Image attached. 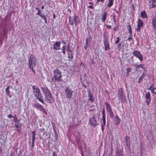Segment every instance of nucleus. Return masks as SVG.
Segmentation results:
<instances>
[{
    "label": "nucleus",
    "instance_id": "a878e982",
    "mask_svg": "<svg viewBox=\"0 0 156 156\" xmlns=\"http://www.w3.org/2000/svg\"><path fill=\"white\" fill-rule=\"evenodd\" d=\"M40 17H41L44 21L45 23H47V20L46 17L45 15L44 14H42L40 16Z\"/></svg>",
    "mask_w": 156,
    "mask_h": 156
},
{
    "label": "nucleus",
    "instance_id": "6e6552de",
    "mask_svg": "<svg viewBox=\"0 0 156 156\" xmlns=\"http://www.w3.org/2000/svg\"><path fill=\"white\" fill-rule=\"evenodd\" d=\"M89 123L94 128L98 125V123L97 122L96 119H95V115H93L90 118Z\"/></svg>",
    "mask_w": 156,
    "mask_h": 156
},
{
    "label": "nucleus",
    "instance_id": "338daca9",
    "mask_svg": "<svg viewBox=\"0 0 156 156\" xmlns=\"http://www.w3.org/2000/svg\"><path fill=\"white\" fill-rule=\"evenodd\" d=\"M113 21L115 23V24H116V19H113Z\"/></svg>",
    "mask_w": 156,
    "mask_h": 156
},
{
    "label": "nucleus",
    "instance_id": "774afa93",
    "mask_svg": "<svg viewBox=\"0 0 156 156\" xmlns=\"http://www.w3.org/2000/svg\"><path fill=\"white\" fill-rule=\"evenodd\" d=\"M62 43L63 44H66V42L64 41H62Z\"/></svg>",
    "mask_w": 156,
    "mask_h": 156
},
{
    "label": "nucleus",
    "instance_id": "de8ad7c7",
    "mask_svg": "<svg viewBox=\"0 0 156 156\" xmlns=\"http://www.w3.org/2000/svg\"><path fill=\"white\" fill-rule=\"evenodd\" d=\"M127 72L129 73V72H130L131 71V69L130 68H128L126 69Z\"/></svg>",
    "mask_w": 156,
    "mask_h": 156
},
{
    "label": "nucleus",
    "instance_id": "f8f14e48",
    "mask_svg": "<svg viewBox=\"0 0 156 156\" xmlns=\"http://www.w3.org/2000/svg\"><path fill=\"white\" fill-rule=\"evenodd\" d=\"M145 95L147 104V105H149L150 102L151 101L150 92H146V93L145 94Z\"/></svg>",
    "mask_w": 156,
    "mask_h": 156
},
{
    "label": "nucleus",
    "instance_id": "13d9d810",
    "mask_svg": "<svg viewBox=\"0 0 156 156\" xmlns=\"http://www.w3.org/2000/svg\"><path fill=\"white\" fill-rule=\"evenodd\" d=\"M20 120L19 119H17L16 120H14V122H20Z\"/></svg>",
    "mask_w": 156,
    "mask_h": 156
},
{
    "label": "nucleus",
    "instance_id": "393cba45",
    "mask_svg": "<svg viewBox=\"0 0 156 156\" xmlns=\"http://www.w3.org/2000/svg\"><path fill=\"white\" fill-rule=\"evenodd\" d=\"M137 70H140V71H142L144 70L143 65H142L137 66Z\"/></svg>",
    "mask_w": 156,
    "mask_h": 156
},
{
    "label": "nucleus",
    "instance_id": "58836bf2",
    "mask_svg": "<svg viewBox=\"0 0 156 156\" xmlns=\"http://www.w3.org/2000/svg\"><path fill=\"white\" fill-rule=\"evenodd\" d=\"M120 39L119 38V37H116V41H115V43L116 44H117L120 41Z\"/></svg>",
    "mask_w": 156,
    "mask_h": 156
},
{
    "label": "nucleus",
    "instance_id": "cd10ccee",
    "mask_svg": "<svg viewBox=\"0 0 156 156\" xmlns=\"http://www.w3.org/2000/svg\"><path fill=\"white\" fill-rule=\"evenodd\" d=\"M52 125L53 129L55 134H57L56 130V126H55V124L53 123H52Z\"/></svg>",
    "mask_w": 156,
    "mask_h": 156
},
{
    "label": "nucleus",
    "instance_id": "2eb2a0df",
    "mask_svg": "<svg viewBox=\"0 0 156 156\" xmlns=\"http://www.w3.org/2000/svg\"><path fill=\"white\" fill-rule=\"evenodd\" d=\"M138 24L137 27V31H140V30L141 28L143 27V23L142 20L140 19L138 20Z\"/></svg>",
    "mask_w": 156,
    "mask_h": 156
},
{
    "label": "nucleus",
    "instance_id": "9b49d317",
    "mask_svg": "<svg viewBox=\"0 0 156 156\" xmlns=\"http://www.w3.org/2000/svg\"><path fill=\"white\" fill-rule=\"evenodd\" d=\"M36 59H29V68L31 70H32L33 67L36 65Z\"/></svg>",
    "mask_w": 156,
    "mask_h": 156
},
{
    "label": "nucleus",
    "instance_id": "473e14b6",
    "mask_svg": "<svg viewBox=\"0 0 156 156\" xmlns=\"http://www.w3.org/2000/svg\"><path fill=\"white\" fill-rule=\"evenodd\" d=\"M137 58H143L142 55L138 51H137Z\"/></svg>",
    "mask_w": 156,
    "mask_h": 156
},
{
    "label": "nucleus",
    "instance_id": "2f4dec72",
    "mask_svg": "<svg viewBox=\"0 0 156 156\" xmlns=\"http://www.w3.org/2000/svg\"><path fill=\"white\" fill-rule=\"evenodd\" d=\"M109 114L110 117L111 118H113L114 116V115L112 111H111L108 112Z\"/></svg>",
    "mask_w": 156,
    "mask_h": 156
},
{
    "label": "nucleus",
    "instance_id": "e2e57ef3",
    "mask_svg": "<svg viewBox=\"0 0 156 156\" xmlns=\"http://www.w3.org/2000/svg\"><path fill=\"white\" fill-rule=\"evenodd\" d=\"M116 18V16L114 15H113V19H115Z\"/></svg>",
    "mask_w": 156,
    "mask_h": 156
},
{
    "label": "nucleus",
    "instance_id": "69168bd1",
    "mask_svg": "<svg viewBox=\"0 0 156 156\" xmlns=\"http://www.w3.org/2000/svg\"><path fill=\"white\" fill-rule=\"evenodd\" d=\"M114 10L115 11V12H116L118 14H119V12L117 10L114 9Z\"/></svg>",
    "mask_w": 156,
    "mask_h": 156
},
{
    "label": "nucleus",
    "instance_id": "ddd939ff",
    "mask_svg": "<svg viewBox=\"0 0 156 156\" xmlns=\"http://www.w3.org/2000/svg\"><path fill=\"white\" fill-rule=\"evenodd\" d=\"M87 91L89 97L88 101H90L91 102H94L95 98L93 96L92 93L90 90H88Z\"/></svg>",
    "mask_w": 156,
    "mask_h": 156
},
{
    "label": "nucleus",
    "instance_id": "6e6d98bb",
    "mask_svg": "<svg viewBox=\"0 0 156 156\" xmlns=\"http://www.w3.org/2000/svg\"><path fill=\"white\" fill-rule=\"evenodd\" d=\"M57 156V153L55 152H53V156Z\"/></svg>",
    "mask_w": 156,
    "mask_h": 156
},
{
    "label": "nucleus",
    "instance_id": "6ab92c4d",
    "mask_svg": "<svg viewBox=\"0 0 156 156\" xmlns=\"http://www.w3.org/2000/svg\"><path fill=\"white\" fill-rule=\"evenodd\" d=\"M104 103L106 106V110L108 112L112 110L110 104L106 102H105Z\"/></svg>",
    "mask_w": 156,
    "mask_h": 156
},
{
    "label": "nucleus",
    "instance_id": "ea45409f",
    "mask_svg": "<svg viewBox=\"0 0 156 156\" xmlns=\"http://www.w3.org/2000/svg\"><path fill=\"white\" fill-rule=\"evenodd\" d=\"M47 134L46 132H44L43 133V137H44L45 138V139H46L47 138L46 137L47 136Z\"/></svg>",
    "mask_w": 156,
    "mask_h": 156
},
{
    "label": "nucleus",
    "instance_id": "052dcab7",
    "mask_svg": "<svg viewBox=\"0 0 156 156\" xmlns=\"http://www.w3.org/2000/svg\"><path fill=\"white\" fill-rule=\"evenodd\" d=\"M104 125L103 124L101 125V129L102 131H103L104 130V129L105 128L103 127V126Z\"/></svg>",
    "mask_w": 156,
    "mask_h": 156
},
{
    "label": "nucleus",
    "instance_id": "4468645a",
    "mask_svg": "<svg viewBox=\"0 0 156 156\" xmlns=\"http://www.w3.org/2000/svg\"><path fill=\"white\" fill-rule=\"evenodd\" d=\"M53 48L54 50H55L60 49V42H56L53 45Z\"/></svg>",
    "mask_w": 156,
    "mask_h": 156
},
{
    "label": "nucleus",
    "instance_id": "37998d69",
    "mask_svg": "<svg viewBox=\"0 0 156 156\" xmlns=\"http://www.w3.org/2000/svg\"><path fill=\"white\" fill-rule=\"evenodd\" d=\"M55 140L56 141H57L58 140V136L57 134H55Z\"/></svg>",
    "mask_w": 156,
    "mask_h": 156
},
{
    "label": "nucleus",
    "instance_id": "f704fd0d",
    "mask_svg": "<svg viewBox=\"0 0 156 156\" xmlns=\"http://www.w3.org/2000/svg\"><path fill=\"white\" fill-rule=\"evenodd\" d=\"M128 28L129 30V31L130 34H131L132 33V30L131 27L130 25H129L128 27Z\"/></svg>",
    "mask_w": 156,
    "mask_h": 156
},
{
    "label": "nucleus",
    "instance_id": "4c0bfd02",
    "mask_svg": "<svg viewBox=\"0 0 156 156\" xmlns=\"http://www.w3.org/2000/svg\"><path fill=\"white\" fill-rule=\"evenodd\" d=\"M102 117H105V109L104 108H103L102 111Z\"/></svg>",
    "mask_w": 156,
    "mask_h": 156
},
{
    "label": "nucleus",
    "instance_id": "4be33fe9",
    "mask_svg": "<svg viewBox=\"0 0 156 156\" xmlns=\"http://www.w3.org/2000/svg\"><path fill=\"white\" fill-rule=\"evenodd\" d=\"M152 23L154 29H155L156 28V13L155 15V17L152 20Z\"/></svg>",
    "mask_w": 156,
    "mask_h": 156
},
{
    "label": "nucleus",
    "instance_id": "412c9836",
    "mask_svg": "<svg viewBox=\"0 0 156 156\" xmlns=\"http://www.w3.org/2000/svg\"><path fill=\"white\" fill-rule=\"evenodd\" d=\"M149 2L150 5L152 7L156 6V0H151Z\"/></svg>",
    "mask_w": 156,
    "mask_h": 156
},
{
    "label": "nucleus",
    "instance_id": "4d7b16f0",
    "mask_svg": "<svg viewBox=\"0 0 156 156\" xmlns=\"http://www.w3.org/2000/svg\"><path fill=\"white\" fill-rule=\"evenodd\" d=\"M133 54L135 56H136V51H134L133 52Z\"/></svg>",
    "mask_w": 156,
    "mask_h": 156
},
{
    "label": "nucleus",
    "instance_id": "3c124183",
    "mask_svg": "<svg viewBox=\"0 0 156 156\" xmlns=\"http://www.w3.org/2000/svg\"><path fill=\"white\" fill-rule=\"evenodd\" d=\"M118 27L115 26L114 28V31H116L118 29Z\"/></svg>",
    "mask_w": 156,
    "mask_h": 156
},
{
    "label": "nucleus",
    "instance_id": "bb28decb",
    "mask_svg": "<svg viewBox=\"0 0 156 156\" xmlns=\"http://www.w3.org/2000/svg\"><path fill=\"white\" fill-rule=\"evenodd\" d=\"M88 83L89 82L87 80H84V82H81L82 86L86 88H87V85L86 84H88Z\"/></svg>",
    "mask_w": 156,
    "mask_h": 156
},
{
    "label": "nucleus",
    "instance_id": "1a4fd4ad",
    "mask_svg": "<svg viewBox=\"0 0 156 156\" xmlns=\"http://www.w3.org/2000/svg\"><path fill=\"white\" fill-rule=\"evenodd\" d=\"M66 98L70 100L72 97V94L73 91L69 87H67L65 90Z\"/></svg>",
    "mask_w": 156,
    "mask_h": 156
},
{
    "label": "nucleus",
    "instance_id": "bf43d9fd",
    "mask_svg": "<svg viewBox=\"0 0 156 156\" xmlns=\"http://www.w3.org/2000/svg\"><path fill=\"white\" fill-rule=\"evenodd\" d=\"M91 60V61L92 63V64H94V63H95V62L94 61V59H92Z\"/></svg>",
    "mask_w": 156,
    "mask_h": 156
},
{
    "label": "nucleus",
    "instance_id": "9d476101",
    "mask_svg": "<svg viewBox=\"0 0 156 156\" xmlns=\"http://www.w3.org/2000/svg\"><path fill=\"white\" fill-rule=\"evenodd\" d=\"M105 33H104V44L105 46V50L106 51L110 49L109 44L108 41V38L107 37L105 36Z\"/></svg>",
    "mask_w": 156,
    "mask_h": 156
},
{
    "label": "nucleus",
    "instance_id": "8fccbe9b",
    "mask_svg": "<svg viewBox=\"0 0 156 156\" xmlns=\"http://www.w3.org/2000/svg\"><path fill=\"white\" fill-rule=\"evenodd\" d=\"M7 117L9 118H12V117H13L12 115L11 114H9V115H8Z\"/></svg>",
    "mask_w": 156,
    "mask_h": 156
},
{
    "label": "nucleus",
    "instance_id": "864d4df0",
    "mask_svg": "<svg viewBox=\"0 0 156 156\" xmlns=\"http://www.w3.org/2000/svg\"><path fill=\"white\" fill-rule=\"evenodd\" d=\"M105 0H97L96 3H98L100 2H103Z\"/></svg>",
    "mask_w": 156,
    "mask_h": 156
},
{
    "label": "nucleus",
    "instance_id": "dca6fc26",
    "mask_svg": "<svg viewBox=\"0 0 156 156\" xmlns=\"http://www.w3.org/2000/svg\"><path fill=\"white\" fill-rule=\"evenodd\" d=\"M125 142L127 147H129L130 145V138L128 136L126 135L125 137Z\"/></svg>",
    "mask_w": 156,
    "mask_h": 156
},
{
    "label": "nucleus",
    "instance_id": "e433bc0d",
    "mask_svg": "<svg viewBox=\"0 0 156 156\" xmlns=\"http://www.w3.org/2000/svg\"><path fill=\"white\" fill-rule=\"evenodd\" d=\"M121 44L120 43H119L117 45V47L118 48V50L119 51L121 49Z\"/></svg>",
    "mask_w": 156,
    "mask_h": 156
},
{
    "label": "nucleus",
    "instance_id": "c85d7f7f",
    "mask_svg": "<svg viewBox=\"0 0 156 156\" xmlns=\"http://www.w3.org/2000/svg\"><path fill=\"white\" fill-rule=\"evenodd\" d=\"M32 142L31 147L33 148L34 146V141L35 139V137H32Z\"/></svg>",
    "mask_w": 156,
    "mask_h": 156
},
{
    "label": "nucleus",
    "instance_id": "f3484780",
    "mask_svg": "<svg viewBox=\"0 0 156 156\" xmlns=\"http://www.w3.org/2000/svg\"><path fill=\"white\" fill-rule=\"evenodd\" d=\"M107 14L105 11H104L101 15V20L102 22H104L107 18Z\"/></svg>",
    "mask_w": 156,
    "mask_h": 156
},
{
    "label": "nucleus",
    "instance_id": "c756f323",
    "mask_svg": "<svg viewBox=\"0 0 156 156\" xmlns=\"http://www.w3.org/2000/svg\"><path fill=\"white\" fill-rule=\"evenodd\" d=\"M10 88L9 86H8L5 89V91L7 95L9 96V95L10 93V91L9 90V89Z\"/></svg>",
    "mask_w": 156,
    "mask_h": 156
},
{
    "label": "nucleus",
    "instance_id": "f257e3e1",
    "mask_svg": "<svg viewBox=\"0 0 156 156\" xmlns=\"http://www.w3.org/2000/svg\"><path fill=\"white\" fill-rule=\"evenodd\" d=\"M41 88L44 95L45 101L48 103H53L55 100L49 90L46 87H42Z\"/></svg>",
    "mask_w": 156,
    "mask_h": 156
},
{
    "label": "nucleus",
    "instance_id": "0eeeda50",
    "mask_svg": "<svg viewBox=\"0 0 156 156\" xmlns=\"http://www.w3.org/2000/svg\"><path fill=\"white\" fill-rule=\"evenodd\" d=\"M33 106L37 108L39 111L42 112L43 113H44L46 115H48L47 112L45 110L44 108H43V106L40 104L38 102L34 103L33 104Z\"/></svg>",
    "mask_w": 156,
    "mask_h": 156
},
{
    "label": "nucleus",
    "instance_id": "f03ea898",
    "mask_svg": "<svg viewBox=\"0 0 156 156\" xmlns=\"http://www.w3.org/2000/svg\"><path fill=\"white\" fill-rule=\"evenodd\" d=\"M32 89H33V92L35 96L39 101L43 104H44L43 96L42 95L38 87L36 86H32Z\"/></svg>",
    "mask_w": 156,
    "mask_h": 156
},
{
    "label": "nucleus",
    "instance_id": "a19ab883",
    "mask_svg": "<svg viewBox=\"0 0 156 156\" xmlns=\"http://www.w3.org/2000/svg\"><path fill=\"white\" fill-rule=\"evenodd\" d=\"M154 85L153 84H151L148 89L150 90H151L153 88V87H154Z\"/></svg>",
    "mask_w": 156,
    "mask_h": 156
},
{
    "label": "nucleus",
    "instance_id": "7ed1b4c3",
    "mask_svg": "<svg viewBox=\"0 0 156 156\" xmlns=\"http://www.w3.org/2000/svg\"><path fill=\"white\" fill-rule=\"evenodd\" d=\"M54 77L51 78V80L54 82H58L62 81V73L58 69L53 71Z\"/></svg>",
    "mask_w": 156,
    "mask_h": 156
},
{
    "label": "nucleus",
    "instance_id": "72a5a7b5",
    "mask_svg": "<svg viewBox=\"0 0 156 156\" xmlns=\"http://www.w3.org/2000/svg\"><path fill=\"white\" fill-rule=\"evenodd\" d=\"M102 120L103 122V125L104 126H105L106 125V120H105V117H102Z\"/></svg>",
    "mask_w": 156,
    "mask_h": 156
},
{
    "label": "nucleus",
    "instance_id": "b1692460",
    "mask_svg": "<svg viewBox=\"0 0 156 156\" xmlns=\"http://www.w3.org/2000/svg\"><path fill=\"white\" fill-rule=\"evenodd\" d=\"M140 14L141 17L142 18H147V16L145 12L144 11H142L141 12Z\"/></svg>",
    "mask_w": 156,
    "mask_h": 156
},
{
    "label": "nucleus",
    "instance_id": "680f3d73",
    "mask_svg": "<svg viewBox=\"0 0 156 156\" xmlns=\"http://www.w3.org/2000/svg\"><path fill=\"white\" fill-rule=\"evenodd\" d=\"M128 39L129 41H130L131 40H132V37H129L128 38Z\"/></svg>",
    "mask_w": 156,
    "mask_h": 156
},
{
    "label": "nucleus",
    "instance_id": "423d86ee",
    "mask_svg": "<svg viewBox=\"0 0 156 156\" xmlns=\"http://www.w3.org/2000/svg\"><path fill=\"white\" fill-rule=\"evenodd\" d=\"M62 52L64 55L65 54V51L66 50L68 52V58H72L73 56L71 51V48L69 45L68 44L67 45H63L62 47Z\"/></svg>",
    "mask_w": 156,
    "mask_h": 156
},
{
    "label": "nucleus",
    "instance_id": "09e8293b",
    "mask_svg": "<svg viewBox=\"0 0 156 156\" xmlns=\"http://www.w3.org/2000/svg\"><path fill=\"white\" fill-rule=\"evenodd\" d=\"M106 28L108 29H111V26L110 25H106Z\"/></svg>",
    "mask_w": 156,
    "mask_h": 156
},
{
    "label": "nucleus",
    "instance_id": "c9c22d12",
    "mask_svg": "<svg viewBox=\"0 0 156 156\" xmlns=\"http://www.w3.org/2000/svg\"><path fill=\"white\" fill-rule=\"evenodd\" d=\"M144 75L143 74L140 76V78L139 79V81H138V82L139 83H140V82L142 81V80H143V79L144 78Z\"/></svg>",
    "mask_w": 156,
    "mask_h": 156
},
{
    "label": "nucleus",
    "instance_id": "79ce46f5",
    "mask_svg": "<svg viewBox=\"0 0 156 156\" xmlns=\"http://www.w3.org/2000/svg\"><path fill=\"white\" fill-rule=\"evenodd\" d=\"M41 14V12L40 10H39L38 11V12L37 13V15H39L40 16L42 14Z\"/></svg>",
    "mask_w": 156,
    "mask_h": 156
},
{
    "label": "nucleus",
    "instance_id": "39448f33",
    "mask_svg": "<svg viewBox=\"0 0 156 156\" xmlns=\"http://www.w3.org/2000/svg\"><path fill=\"white\" fill-rule=\"evenodd\" d=\"M80 22V18L78 16L74 15L73 17L70 16L69 17V25H73L74 24L76 26Z\"/></svg>",
    "mask_w": 156,
    "mask_h": 156
},
{
    "label": "nucleus",
    "instance_id": "c03bdc74",
    "mask_svg": "<svg viewBox=\"0 0 156 156\" xmlns=\"http://www.w3.org/2000/svg\"><path fill=\"white\" fill-rule=\"evenodd\" d=\"M45 130V129L44 128H41L40 129V131L41 133H43L44 132H45L44 131Z\"/></svg>",
    "mask_w": 156,
    "mask_h": 156
},
{
    "label": "nucleus",
    "instance_id": "603ef678",
    "mask_svg": "<svg viewBox=\"0 0 156 156\" xmlns=\"http://www.w3.org/2000/svg\"><path fill=\"white\" fill-rule=\"evenodd\" d=\"M151 91V92L153 93H155L156 94V93H154V87H153V88L151 90H150Z\"/></svg>",
    "mask_w": 156,
    "mask_h": 156
},
{
    "label": "nucleus",
    "instance_id": "0e129e2a",
    "mask_svg": "<svg viewBox=\"0 0 156 156\" xmlns=\"http://www.w3.org/2000/svg\"><path fill=\"white\" fill-rule=\"evenodd\" d=\"M88 8L91 9H93V6L92 5H89L88 6Z\"/></svg>",
    "mask_w": 156,
    "mask_h": 156
},
{
    "label": "nucleus",
    "instance_id": "5701e85b",
    "mask_svg": "<svg viewBox=\"0 0 156 156\" xmlns=\"http://www.w3.org/2000/svg\"><path fill=\"white\" fill-rule=\"evenodd\" d=\"M114 0H108V7L110 8L113 5Z\"/></svg>",
    "mask_w": 156,
    "mask_h": 156
},
{
    "label": "nucleus",
    "instance_id": "7c9ffc66",
    "mask_svg": "<svg viewBox=\"0 0 156 156\" xmlns=\"http://www.w3.org/2000/svg\"><path fill=\"white\" fill-rule=\"evenodd\" d=\"M86 44L85 46L84 47V48L85 50H86L87 48L88 47V38H87L86 40Z\"/></svg>",
    "mask_w": 156,
    "mask_h": 156
},
{
    "label": "nucleus",
    "instance_id": "20e7f679",
    "mask_svg": "<svg viewBox=\"0 0 156 156\" xmlns=\"http://www.w3.org/2000/svg\"><path fill=\"white\" fill-rule=\"evenodd\" d=\"M118 99L119 101H120L121 103H125L127 101L124 91L122 88L118 89L117 94Z\"/></svg>",
    "mask_w": 156,
    "mask_h": 156
},
{
    "label": "nucleus",
    "instance_id": "a211bd4d",
    "mask_svg": "<svg viewBox=\"0 0 156 156\" xmlns=\"http://www.w3.org/2000/svg\"><path fill=\"white\" fill-rule=\"evenodd\" d=\"M121 119L117 115L114 117V122L116 125H118L120 123Z\"/></svg>",
    "mask_w": 156,
    "mask_h": 156
},
{
    "label": "nucleus",
    "instance_id": "a18cd8bd",
    "mask_svg": "<svg viewBox=\"0 0 156 156\" xmlns=\"http://www.w3.org/2000/svg\"><path fill=\"white\" fill-rule=\"evenodd\" d=\"M32 137H36L35 134V131H32Z\"/></svg>",
    "mask_w": 156,
    "mask_h": 156
},
{
    "label": "nucleus",
    "instance_id": "49530a36",
    "mask_svg": "<svg viewBox=\"0 0 156 156\" xmlns=\"http://www.w3.org/2000/svg\"><path fill=\"white\" fill-rule=\"evenodd\" d=\"M13 121H14V120H16L17 119V117L16 116V115H13Z\"/></svg>",
    "mask_w": 156,
    "mask_h": 156
},
{
    "label": "nucleus",
    "instance_id": "5fc2aeb1",
    "mask_svg": "<svg viewBox=\"0 0 156 156\" xmlns=\"http://www.w3.org/2000/svg\"><path fill=\"white\" fill-rule=\"evenodd\" d=\"M15 125H18V126H20V125H21V124H20V122H15Z\"/></svg>",
    "mask_w": 156,
    "mask_h": 156
},
{
    "label": "nucleus",
    "instance_id": "aec40b11",
    "mask_svg": "<svg viewBox=\"0 0 156 156\" xmlns=\"http://www.w3.org/2000/svg\"><path fill=\"white\" fill-rule=\"evenodd\" d=\"M14 126L16 128L15 130L17 132L18 134H20L21 132V125H20V126L15 125Z\"/></svg>",
    "mask_w": 156,
    "mask_h": 156
}]
</instances>
